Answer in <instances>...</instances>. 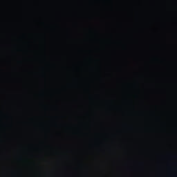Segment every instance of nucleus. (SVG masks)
<instances>
[{"instance_id":"1","label":"nucleus","mask_w":177,"mask_h":177,"mask_svg":"<svg viewBox=\"0 0 177 177\" xmlns=\"http://www.w3.org/2000/svg\"><path fill=\"white\" fill-rule=\"evenodd\" d=\"M112 102V101H110V103H111Z\"/></svg>"}]
</instances>
